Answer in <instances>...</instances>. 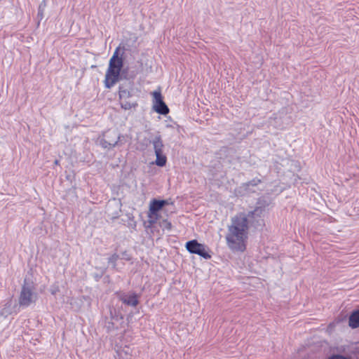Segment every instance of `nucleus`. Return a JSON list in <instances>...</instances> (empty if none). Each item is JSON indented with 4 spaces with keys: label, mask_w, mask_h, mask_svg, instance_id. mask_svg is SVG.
<instances>
[{
    "label": "nucleus",
    "mask_w": 359,
    "mask_h": 359,
    "mask_svg": "<svg viewBox=\"0 0 359 359\" xmlns=\"http://www.w3.org/2000/svg\"><path fill=\"white\" fill-rule=\"evenodd\" d=\"M263 212L262 208L257 207L253 211L249 212L248 215L240 212L231 217L226 235V244L231 250L241 252L245 250L248 224L252 223L255 228L262 226L264 224L262 219Z\"/></svg>",
    "instance_id": "obj_1"
},
{
    "label": "nucleus",
    "mask_w": 359,
    "mask_h": 359,
    "mask_svg": "<svg viewBox=\"0 0 359 359\" xmlns=\"http://www.w3.org/2000/svg\"><path fill=\"white\" fill-rule=\"evenodd\" d=\"M118 52L119 48H117L109 60L104 81L107 88H111L120 79V73L123 67V60L121 56H118Z\"/></svg>",
    "instance_id": "obj_2"
},
{
    "label": "nucleus",
    "mask_w": 359,
    "mask_h": 359,
    "mask_svg": "<svg viewBox=\"0 0 359 359\" xmlns=\"http://www.w3.org/2000/svg\"><path fill=\"white\" fill-rule=\"evenodd\" d=\"M37 299V295L33 292V286L31 284L26 283L22 285L19 297V304L22 307H28L32 303H34Z\"/></svg>",
    "instance_id": "obj_3"
},
{
    "label": "nucleus",
    "mask_w": 359,
    "mask_h": 359,
    "mask_svg": "<svg viewBox=\"0 0 359 359\" xmlns=\"http://www.w3.org/2000/svg\"><path fill=\"white\" fill-rule=\"evenodd\" d=\"M154 147V150L156 156L155 163L156 165L163 167L165 165L167 157L163 154L164 144L163 143L161 136L156 135L150 142Z\"/></svg>",
    "instance_id": "obj_4"
},
{
    "label": "nucleus",
    "mask_w": 359,
    "mask_h": 359,
    "mask_svg": "<svg viewBox=\"0 0 359 359\" xmlns=\"http://www.w3.org/2000/svg\"><path fill=\"white\" fill-rule=\"evenodd\" d=\"M121 138H123V136L121 135L117 131L109 130L100 140V144L103 148L110 149L116 146L122 145Z\"/></svg>",
    "instance_id": "obj_5"
},
{
    "label": "nucleus",
    "mask_w": 359,
    "mask_h": 359,
    "mask_svg": "<svg viewBox=\"0 0 359 359\" xmlns=\"http://www.w3.org/2000/svg\"><path fill=\"white\" fill-rule=\"evenodd\" d=\"M187 250L191 254H196L204 259H210L211 256L206 251V248L203 244L199 243L196 240H192L187 242Z\"/></svg>",
    "instance_id": "obj_6"
},
{
    "label": "nucleus",
    "mask_w": 359,
    "mask_h": 359,
    "mask_svg": "<svg viewBox=\"0 0 359 359\" xmlns=\"http://www.w3.org/2000/svg\"><path fill=\"white\" fill-rule=\"evenodd\" d=\"M154 110L162 115H166L169 113V109L163 100L161 93L160 92L154 91Z\"/></svg>",
    "instance_id": "obj_7"
},
{
    "label": "nucleus",
    "mask_w": 359,
    "mask_h": 359,
    "mask_svg": "<svg viewBox=\"0 0 359 359\" xmlns=\"http://www.w3.org/2000/svg\"><path fill=\"white\" fill-rule=\"evenodd\" d=\"M121 302L130 306H136L139 304L138 296L135 294H123L120 297Z\"/></svg>",
    "instance_id": "obj_8"
},
{
    "label": "nucleus",
    "mask_w": 359,
    "mask_h": 359,
    "mask_svg": "<svg viewBox=\"0 0 359 359\" xmlns=\"http://www.w3.org/2000/svg\"><path fill=\"white\" fill-rule=\"evenodd\" d=\"M168 204L169 201L168 200L154 199L150 203L149 210L151 212V214L154 215V212L158 213L160 210Z\"/></svg>",
    "instance_id": "obj_9"
},
{
    "label": "nucleus",
    "mask_w": 359,
    "mask_h": 359,
    "mask_svg": "<svg viewBox=\"0 0 359 359\" xmlns=\"http://www.w3.org/2000/svg\"><path fill=\"white\" fill-rule=\"evenodd\" d=\"M261 182V180L259 179H253L250 182L243 184L240 189H243L246 192H255V189H254L258 184Z\"/></svg>",
    "instance_id": "obj_10"
},
{
    "label": "nucleus",
    "mask_w": 359,
    "mask_h": 359,
    "mask_svg": "<svg viewBox=\"0 0 359 359\" xmlns=\"http://www.w3.org/2000/svg\"><path fill=\"white\" fill-rule=\"evenodd\" d=\"M348 325L352 328L359 327V310L353 311L349 316Z\"/></svg>",
    "instance_id": "obj_11"
},
{
    "label": "nucleus",
    "mask_w": 359,
    "mask_h": 359,
    "mask_svg": "<svg viewBox=\"0 0 359 359\" xmlns=\"http://www.w3.org/2000/svg\"><path fill=\"white\" fill-rule=\"evenodd\" d=\"M119 101L121 108L125 110L130 109L137 105L135 101H132L130 99H119Z\"/></svg>",
    "instance_id": "obj_12"
},
{
    "label": "nucleus",
    "mask_w": 359,
    "mask_h": 359,
    "mask_svg": "<svg viewBox=\"0 0 359 359\" xmlns=\"http://www.w3.org/2000/svg\"><path fill=\"white\" fill-rule=\"evenodd\" d=\"M119 99H130L132 97L131 93L126 89L123 86H119Z\"/></svg>",
    "instance_id": "obj_13"
},
{
    "label": "nucleus",
    "mask_w": 359,
    "mask_h": 359,
    "mask_svg": "<svg viewBox=\"0 0 359 359\" xmlns=\"http://www.w3.org/2000/svg\"><path fill=\"white\" fill-rule=\"evenodd\" d=\"M148 217H149V223L152 225L155 224L157 220L158 219V213L154 212V214H151V212L149 210L148 212Z\"/></svg>",
    "instance_id": "obj_14"
},
{
    "label": "nucleus",
    "mask_w": 359,
    "mask_h": 359,
    "mask_svg": "<svg viewBox=\"0 0 359 359\" xmlns=\"http://www.w3.org/2000/svg\"><path fill=\"white\" fill-rule=\"evenodd\" d=\"M119 259V255L116 253H114L112 255L109 259L108 262L109 264H111L114 268L116 267V261Z\"/></svg>",
    "instance_id": "obj_15"
},
{
    "label": "nucleus",
    "mask_w": 359,
    "mask_h": 359,
    "mask_svg": "<svg viewBox=\"0 0 359 359\" xmlns=\"http://www.w3.org/2000/svg\"><path fill=\"white\" fill-rule=\"evenodd\" d=\"M129 350H130V348L128 347V346H126L123 350H121L120 352H119V355L122 358H124V355L123 354H125L126 357L125 358L126 359H128V357L127 355H130V353H129Z\"/></svg>",
    "instance_id": "obj_16"
},
{
    "label": "nucleus",
    "mask_w": 359,
    "mask_h": 359,
    "mask_svg": "<svg viewBox=\"0 0 359 359\" xmlns=\"http://www.w3.org/2000/svg\"><path fill=\"white\" fill-rule=\"evenodd\" d=\"M161 226L170 230V229H171L172 224L170 222H168L167 220H163L162 222Z\"/></svg>",
    "instance_id": "obj_17"
},
{
    "label": "nucleus",
    "mask_w": 359,
    "mask_h": 359,
    "mask_svg": "<svg viewBox=\"0 0 359 359\" xmlns=\"http://www.w3.org/2000/svg\"><path fill=\"white\" fill-rule=\"evenodd\" d=\"M123 258L127 259V260H129L130 259V257H128L126 252H124L123 253Z\"/></svg>",
    "instance_id": "obj_18"
},
{
    "label": "nucleus",
    "mask_w": 359,
    "mask_h": 359,
    "mask_svg": "<svg viewBox=\"0 0 359 359\" xmlns=\"http://www.w3.org/2000/svg\"><path fill=\"white\" fill-rule=\"evenodd\" d=\"M58 163H59L58 160L55 161V164H58Z\"/></svg>",
    "instance_id": "obj_19"
}]
</instances>
